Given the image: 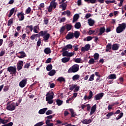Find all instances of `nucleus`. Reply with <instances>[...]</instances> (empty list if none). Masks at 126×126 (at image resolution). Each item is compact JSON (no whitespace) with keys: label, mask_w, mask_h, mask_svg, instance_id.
Returning <instances> with one entry per match:
<instances>
[{"label":"nucleus","mask_w":126,"mask_h":126,"mask_svg":"<svg viewBox=\"0 0 126 126\" xmlns=\"http://www.w3.org/2000/svg\"><path fill=\"white\" fill-rule=\"evenodd\" d=\"M53 98L54 92H49L46 94V101L48 102V104H53L54 103V100H53Z\"/></svg>","instance_id":"obj_2"},{"label":"nucleus","mask_w":126,"mask_h":126,"mask_svg":"<svg viewBox=\"0 0 126 126\" xmlns=\"http://www.w3.org/2000/svg\"><path fill=\"white\" fill-rule=\"evenodd\" d=\"M58 4L56 2V0H53L52 1L50 2V4L48 7V11L49 12H52L53 11V8L55 9L57 7V5Z\"/></svg>","instance_id":"obj_5"},{"label":"nucleus","mask_w":126,"mask_h":126,"mask_svg":"<svg viewBox=\"0 0 126 126\" xmlns=\"http://www.w3.org/2000/svg\"><path fill=\"white\" fill-rule=\"evenodd\" d=\"M90 48H91V45H90L89 44H87L86 45H85V46L81 48V52L84 53L89 51V50H90Z\"/></svg>","instance_id":"obj_9"},{"label":"nucleus","mask_w":126,"mask_h":126,"mask_svg":"<svg viewBox=\"0 0 126 126\" xmlns=\"http://www.w3.org/2000/svg\"><path fill=\"white\" fill-rule=\"evenodd\" d=\"M113 115H114V112H111L108 113L106 115V117H108V118H110V117H112V116H113Z\"/></svg>","instance_id":"obj_56"},{"label":"nucleus","mask_w":126,"mask_h":126,"mask_svg":"<svg viewBox=\"0 0 126 126\" xmlns=\"http://www.w3.org/2000/svg\"><path fill=\"white\" fill-rule=\"evenodd\" d=\"M57 80L60 82H64L65 81V79L63 77H60L58 78Z\"/></svg>","instance_id":"obj_42"},{"label":"nucleus","mask_w":126,"mask_h":126,"mask_svg":"<svg viewBox=\"0 0 126 126\" xmlns=\"http://www.w3.org/2000/svg\"><path fill=\"white\" fill-rule=\"evenodd\" d=\"M119 46L117 44H114L112 45V49L113 51H117V50H119Z\"/></svg>","instance_id":"obj_27"},{"label":"nucleus","mask_w":126,"mask_h":126,"mask_svg":"<svg viewBox=\"0 0 126 126\" xmlns=\"http://www.w3.org/2000/svg\"><path fill=\"white\" fill-rule=\"evenodd\" d=\"M48 110V108H44L39 110L38 114L40 115H44L45 113Z\"/></svg>","instance_id":"obj_19"},{"label":"nucleus","mask_w":126,"mask_h":126,"mask_svg":"<svg viewBox=\"0 0 126 126\" xmlns=\"http://www.w3.org/2000/svg\"><path fill=\"white\" fill-rule=\"evenodd\" d=\"M30 67V63H26L24 66V68H29Z\"/></svg>","instance_id":"obj_57"},{"label":"nucleus","mask_w":126,"mask_h":126,"mask_svg":"<svg viewBox=\"0 0 126 126\" xmlns=\"http://www.w3.org/2000/svg\"><path fill=\"white\" fill-rule=\"evenodd\" d=\"M88 23L90 26H93L95 23V21L94 20L90 18L88 20Z\"/></svg>","instance_id":"obj_22"},{"label":"nucleus","mask_w":126,"mask_h":126,"mask_svg":"<svg viewBox=\"0 0 126 126\" xmlns=\"http://www.w3.org/2000/svg\"><path fill=\"white\" fill-rule=\"evenodd\" d=\"M69 111H70L71 113V117L74 118L75 117V112H74V111L71 108L69 109Z\"/></svg>","instance_id":"obj_38"},{"label":"nucleus","mask_w":126,"mask_h":126,"mask_svg":"<svg viewBox=\"0 0 126 126\" xmlns=\"http://www.w3.org/2000/svg\"><path fill=\"white\" fill-rule=\"evenodd\" d=\"M96 104H94V106H93L91 109V112H90V116L93 115V113L94 112H96V109L97 108L96 107Z\"/></svg>","instance_id":"obj_17"},{"label":"nucleus","mask_w":126,"mask_h":126,"mask_svg":"<svg viewBox=\"0 0 126 126\" xmlns=\"http://www.w3.org/2000/svg\"><path fill=\"white\" fill-rule=\"evenodd\" d=\"M74 37V33L73 32H69L65 36L66 39L67 40H70V39H72Z\"/></svg>","instance_id":"obj_14"},{"label":"nucleus","mask_w":126,"mask_h":126,"mask_svg":"<svg viewBox=\"0 0 126 126\" xmlns=\"http://www.w3.org/2000/svg\"><path fill=\"white\" fill-rule=\"evenodd\" d=\"M52 114H53V111L51 110H49L46 112V115H52Z\"/></svg>","instance_id":"obj_58"},{"label":"nucleus","mask_w":126,"mask_h":126,"mask_svg":"<svg viewBox=\"0 0 126 126\" xmlns=\"http://www.w3.org/2000/svg\"><path fill=\"white\" fill-rule=\"evenodd\" d=\"M126 23H123L121 24H119L118 27L116 28V32L118 33H122V32L126 30Z\"/></svg>","instance_id":"obj_4"},{"label":"nucleus","mask_w":126,"mask_h":126,"mask_svg":"<svg viewBox=\"0 0 126 126\" xmlns=\"http://www.w3.org/2000/svg\"><path fill=\"white\" fill-rule=\"evenodd\" d=\"M13 126V123L10 122L7 124L2 125L1 126Z\"/></svg>","instance_id":"obj_55"},{"label":"nucleus","mask_w":126,"mask_h":126,"mask_svg":"<svg viewBox=\"0 0 126 126\" xmlns=\"http://www.w3.org/2000/svg\"><path fill=\"white\" fill-rule=\"evenodd\" d=\"M93 121L92 119H85L83 121H81V123L84 125H88L91 124V123H92Z\"/></svg>","instance_id":"obj_15"},{"label":"nucleus","mask_w":126,"mask_h":126,"mask_svg":"<svg viewBox=\"0 0 126 126\" xmlns=\"http://www.w3.org/2000/svg\"><path fill=\"white\" fill-rule=\"evenodd\" d=\"M77 86V85H72L70 88H69V90H71V91H72L73 89H75V87Z\"/></svg>","instance_id":"obj_51"},{"label":"nucleus","mask_w":126,"mask_h":126,"mask_svg":"<svg viewBox=\"0 0 126 126\" xmlns=\"http://www.w3.org/2000/svg\"><path fill=\"white\" fill-rule=\"evenodd\" d=\"M95 33V31L90 30L89 31L88 34L89 35H92V34H94Z\"/></svg>","instance_id":"obj_60"},{"label":"nucleus","mask_w":126,"mask_h":126,"mask_svg":"<svg viewBox=\"0 0 126 126\" xmlns=\"http://www.w3.org/2000/svg\"><path fill=\"white\" fill-rule=\"evenodd\" d=\"M16 108V106H15V103L14 102L9 104L6 106V109L8 111H14Z\"/></svg>","instance_id":"obj_8"},{"label":"nucleus","mask_w":126,"mask_h":126,"mask_svg":"<svg viewBox=\"0 0 126 126\" xmlns=\"http://www.w3.org/2000/svg\"><path fill=\"white\" fill-rule=\"evenodd\" d=\"M79 70V65L78 64H74L70 67L67 71L68 73H74Z\"/></svg>","instance_id":"obj_3"},{"label":"nucleus","mask_w":126,"mask_h":126,"mask_svg":"<svg viewBox=\"0 0 126 126\" xmlns=\"http://www.w3.org/2000/svg\"><path fill=\"white\" fill-rule=\"evenodd\" d=\"M111 49H112V44L111 43H108L106 45V52H110Z\"/></svg>","instance_id":"obj_30"},{"label":"nucleus","mask_w":126,"mask_h":126,"mask_svg":"<svg viewBox=\"0 0 126 126\" xmlns=\"http://www.w3.org/2000/svg\"><path fill=\"white\" fill-rule=\"evenodd\" d=\"M72 45L71 44H67L63 48H62V51H66V50H71L72 49Z\"/></svg>","instance_id":"obj_18"},{"label":"nucleus","mask_w":126,"mask_h":126,"mask_svg":"<svg viewBox=\"0 0 126 126\" xmlns=\"http://www.w3.org/2000/svg\"><path fill=\"white\" fill-rule=\"evenodd\" d=\"M74 36L76 39H77L80 36V33L78 31H75L74 33Z\"/></svg>","instance_id":"obj_37"},{"label":"nucleus","mask_w":126,"mask_h":126,"mask_svg":"<svg viewBox=\"0 0 126 126\" xmlns=\"http://www.w3.org/2000/svg\"><path fill=\"white\" fill-rule=\"evenodd\" d=\"M67 6L66 3H63L62 4L60 5L59 7L60 8H62V10H65Z\"/></svg>","instance_id":"obj_24"},{"label":"nucleus","mask_w":126,"mask_h":126,"mask_svg":"<svg viewBox=\"0 0 126 126\" xmlns=\"http://www.w3.org/2000/svg\"><path fill=\"white\" fill-rule=\"evenodd\" d=\"M123 116H124V113L123 112L120 113V115H118V117L116 118V120L117 121H119L120 119H122V118H123Z\"/></svg>","instance_id":"obj_45"},{"label":"nucleus","mask_w":126,"mask_h":126,"mask_svg":"<svg viewBox=\"0 0 126 126\" xmlns=\"http://www.w3.org/2000/svg\"><path fill=\"white\" fill-rule=\"evenodd\" d=\"M38 34H32L31 36V40H32V41H33V40H35L36 37H37V35Z\"/></svg>","instance_id":"obj_54"},{"label":"nucleus","mask_w":126,"mask_h":126,"mask_svg":"<svg viewBox=\"0 0 126 126\" xmlns=\"http://www.w3.org/2000/svg\"><path fill=\"white\" fill-rule=\"evenodd\" d=\"M56 74V70H52L48 73V75L50 76H53V75H55Z\"/></svg>","instance_id":"obj_34"},{"label":"nucleus","mask_w":126,"mask_h":126,"mask_svg":"<svg viewBox=\"0 0 126 126\" xmlns=\"http://www.w3.org/2000/svg\"><path fill=\"white\" fill-rule=\"evenodd\" d=\"M30 12H31V8L30 7H29L26 10V14H29Z\"/></svg>","instance_id":"obj_49"},{"label":"nucleus","mask_w":126,"mask_h":126,"mask_svg":"<svg viewBox=\"0 0 126 126\" xmlns=\"http://www.w3.org/2000/svg\"><path fill=\"white\" fill-rule=\"evenodd\" d=\"M26 28H29V29L31 31V32H32L33 31V26H27L26 27Z\"/></svg>","instance_id":"obj_53"},{"label":"nucleus","mask_w":126,"mask_h":126,"mask_svg":"<svg viewBox=\"0 0 126 126\" xmlns=\"http://www.w3.org/2000/svg\"><path fill=\"white\" fill-rule=\"evenodd\" d=\"M34 33H39V27L38 26H35L33 28Z\"/></svg>","instance_id":"obj_35"},{"label":"nucleus","mask_w":126,"mask_h":126,"mask_svg":"<svg viewBox=\"0 0 126 126\" xmlns=\"http://www.w3.org/2000/svg\"><path fill=\"white\" fill-rule=\"evenodd\" d=\"M90 17H91V14L88 13L86 14L85 18H86V19H88V18H89Z\"/></svg>","instance_id":"obj_62"},{"label":"nucleus","mask_w":126,"mask_h":126,"mask_svg":"<svg viewBox=\"0 0 126 126\" xmlns=\"http://www.w3.org/2000/svg\"><path fill=\"white\" fill-rule=\"evenodd\" d=\"M75 63H81V59L80 58H76L75 60Z\"/></svg>","instance_id":"obj_61"},{"label":"nucleus","mask_w":126,"mask_h":126,"mask_svg":"<svg viewBox=\"0 0 126 126\" xmlns=\"http://www.w3.org/2000/svg\"><path fill=\"white\" fill-rule=\"evenodd\" d=\"M50 123H51V120L49 119L46 120V125L47 126H54V124Z\"/></svg>","instance_id":"obj_33"},{"label":"nucleus","mask_w":126,"mask_h":126,"mask_svg":"<svg viewBox=\"0 0 126 126\" xmlns=\"http://www.w3.org/2000/svg\"><path fill=\"white\" fill-rule=\"evenodd\" d=\"M79 88H80V87L79 86H76L75 88V89L74 90V92H78V91H79Z\"/></svg>","instance_id":"obj_59"},{"label":"nucleus","mask_w":126,"mask_h":126,"mask_svg":"<svg viewBox=\"0 0 126 126\" xmlns=\"http://www.w3.org/2000/svg\"><path fill=\"white\" fill-rule=\"evenodd\" d=\"M39 34L40 36L43 37V41L44 42H48L49 39H50V37H51V35L48 33V31H41Z\"/></svg>","instance_id":"obj_1"},{"label":"nucleus","mask_w":126,"mask_h":126,"mask_svg":"<svg viewBox=\"0 0 126 126\" xmlns=\"http://www.w3.org/2000/svg\"><path fill=\"white\" fill-rule=\"evenodd\" d=\"M43 125H44V123L43 122H40L39 123H38L36 124V126H43Z\"/></svg>","instance_id":"obj_63"},{"label":"nucleus","mask_w":126,"mask_h":126,"mask_svg":"<svg viewBox=\"0 0 126 126\" xmlns=\"http://www.w3.org/2000/svg\"><path fill=\"white\" fill-rule=\"evenodd\" d=\"M17 58H19V59H23V58H25L26 57H27V56L25 52L21 51L17 54Z\"/></svg>","instance_id":"obj_11"},{"label":"nucleus","mask_w":126,"mask_h":126,"mask_svg":"<svg viewBox=\"0 0 126 126\" xmlns=\"http://www.w3.org/2000/svg\"><path fill=\"white\" fill-rule=\"evenodd\" d=\"M8 122V120H4L0 118V124H3V125H4V124H7Z\"/></svg>","instance_id":"obj_32"},{"label":"nucleus","mask_w":126,"mask_h":126,"mask_svg":"<svg viewBox=\"0 0 126 126\" xmlns=\"http://www.w3.org/2000/svg\"><path fill=\"white\" fill-rule=\"evenodd\" d=\"M103 96H104V93H99V94H96L94 96V99L96 101H97L98 100H100V99H102L103 98Z\"/></svg>","instance_id":"obj_12"},{"label":"nucleus","mask_w":126,"mask_h":126,"mask_svg":"<svg viewBox=\"0 0 126 126\" xmlns=\"http://www.w3.org/2000/svg\"><path fill=\"white\" fill-rule=\"evenodd\" d=\"M14 13V8H12L11 10H10V13L8 15V17H11V15H12V14H13V13Z\"/></svg>","instance_id":"obj_47"},{"label":"nucleus","mask_w":126,"mask_h":126,"mask_svg":"<svg viewBox=\"0 0 126 126\" xmlns=\"http://www.w3.org/2000/svg\"><path fill=\"white\" fill-rule=\"evenodd\" d=\"M17 15L20 21H22V20H24V14L22 12L18 13Z\"/></svg>","instance_id":"obj_16"},{"label":"nucleus","mask_w":126,"mask_h":126,"mask_svg":"<svg viewBox=\"0 0 126 126\" xmlns=\"http://www.w3.org/2000/svg\"><path fill=\"white\" fill-rule=\"evenodd\" d=\"M7 71L10 73V74L15 75L16 74V66H9L7 68Z\"/></svg>","instance_id":"obj_6"},{"label":"nucleus","mask_w":126,"mask_h":126,"mask_svg":"<svg viewBox=\"0 0 126 126\" xmlns=\"http://www.w3.org/2000/svg\"><path fill=\"white\" fill-rule=\"evenodd\" d=\"M17 69L18 71L22 69V66H23V61H19L17 63Z\"/></svg>","instance_id":"obj_13"},{"label":"nucleus","mask_w":126,"mask_h":126,"mask_svg":"<svg viewBox=\"0 0 126 126\" xmlns=\"http://www.w3.org/2000/svg\"><path fill=\"white\" fill-rule=\"evenodd\" d=\"M70 60V58L69 57H64L62 58V63H67L68 62H69Z\"/></svg>","instance_id":"obj_25"},{"label":"nucleus","mask_w":126,"mask_h":126,"mask_svg":"<svg viewBox=\"0 0 126 126\" xmlns=\"http://www.w3.org/2000/svg\"><path fill=\"white\" fill-rule=\"evenodd\" d=\"M49 20L50 19L45 17L43 20V24H44V25H48V24H49Z\"/></svg>","instance_id":"obj_31"},{"label":"nucleus","mask_w":126,"mask_h":126,"mask_svg":"<svg viewBox=\"0 0 126 126\" xmlns=\"http://www.w3.org/2000/svg\"><path fill=\"white\" fill-rule=\"evenodd\" d=\"M94 61H97V60H99V54L98 53H95L94 55Z\"/></svg>","instance_id":"obj_41"},{"label":"nucleus","mask_w":126,"mask_h":126,"mask_svg":"<svg viewBox=\"0 0 126 126\" xmlns=\"http://www.w3.org/2000/svg\"><path fill=\"white\" fill-rule=\"evenodd\" d=\"M93 39V37L92 36H88L87 37V41L88 42H89V41H91Z\"/></svg>","instance_id":"obj_64"},{"label":"nucleus","mask_w":126,"mask_h":126,"mask_svg":"<svg viewBox=\"0 0 126 126\" xmlns=\"http://www.w3.org/2000/svg\"><path fill=\"white\" fill-rule=\"evenodd\" d=\"M65 27L67 31H70L72 28V25L71 24H66Z\"/></svg>","instance_id":"obj_21"},{"label":"nucleus","mask_w":126,"mask_h":126,"mask_svg":"<svg viewBox=\"0 0 126 126\" xmlns=\"http://www.w3.org/2000/svg\"><path fill=\"white\" fill-rule=\"evenodd\" d=\"M44 52L45 53V54H46L47 55H49V54H51V48L47 47L44 50Z\"/></svg>","instance_id":"obj_28"},{"label":"nucleus","mask_w":126,"mask_h":126,"mask_svg":"<svg viewBox=\"0 0 126 126\" xmlns=\"http://www.w3.org/2000/svg\"><path fill=\"white\" fill-rule=\"evenodd\" d=\"M94 63L95 60L93 58H91L88 62V63H89V64H94Z\"/></svg>","instance_id":"obj_40"},{"label":"nucleus","mask_w":126,"mask_h":126,"mask_svg":"<svg viewBox=\"0 0 126 126\" xmlns=\"http://www.w3.org/2000/svg\"><path fill=\"white\" fill-rule=\"evenodd\" d=\"M52 68H53V66L51 64H48L46 66V70H47V71H50V70H52Z\"/></svg>","instance_id":"obj_39"},{"label":"nucleus","mask_w":126,"mask_h":126,"mask_svg":"<svg viewBox=\"0 0 126 126\" xmlns=\"http://www.w3.org/2000/svg\"><path fill=\"white\" fill-rule=\"evenodd\" d=\"M13 23V19H10L8 22V24L7 25L8 26H11V25Z\"/></svg>","instance_id":"obj_48"},{"label":"nucleus","mask_w":126,"mask_h":126,"mask_svg":"<svg viewBox=\"0 0 126 126\" xmlns=\"http://www.w3.org/2000/svg\"><path fill=\"white\" fill-rule=\"evenodd\" d=\"M78 18H79V15L78 14H75L73 18V23H74V22H76V21L78 20Z\"/></svg>","instance_id":"obj_23"},{"label":"nucleus","mask_w":126,"mask_h":126,"mask_svg":"<svg viewBox=\"0 0 126 126\" xmlns=\"http://www.w3.org/2000/svg\"><path fill=\"white\" fill-rule=\"evenodd\" d=\"M56 103L59 106L63 105V101L61 99H57L56 100Z\"/></svg>","instance_id":"obj_43"},{"label":"nucleus","mask_w":126,"mask_h":126,"mask_svg":"<svg viewBox=\"0 0 126 126\" xmlns=\"http://www.w3.org/2000/svg\"><path fill=\"white\" fill-rule=\"evenodd\" d=\"M105 30L106 29H105L104 27L100 28L99 29V33L98 34V36H101L103 34H104V33H105Z\"/></svg>","instance_id":"obj_20"},{"label":"nucleus","mask_w":126,"mask_h":126,"mask_svg":"<svg viewBox=\"0 0 126 126\" xmlns=\"http://www.w3.org/2000/svg\"><path fill=\"white\" fill-rule=\"evenodd\" d=\"M74 27L76 29H79L81 27V24L79 22L76 23L74 25Z\"/></svg>","instance_id":"obj_36"},{"label":"nucleus","mask_w":126,"mask_h":126,"mask_svg":"<svg viewBox=\"0 0 126 126\" xmlns=\"http://www.w3.org/2000/svg\"><path fill=\"white\" fill-rule=\"evenodd\" d=\"M92 97H93V93L92 91H90L89 93V95L88 96V100H90Z\"/></svg>","instance_id":"obj_46"},{"label":"nucleus","mask_w":126,"mask_h":126,"mask_svg":"<svg viewBox=\"0 0 126 126\" xmlns=\"http://www.w3.org/2000/svg\"><path fill=\"white\" fill-rule=\"evenodd\" d=\"M65 26H63L60 30V32L61 33V34H63V32H64V30H65Z\"/></svg>","instance_id":"obj_44"},{"label":"nucleus","mask_w":126,"mask_h":126,"mask_svg":"<svg viewBox=\"0 0 126 126\" xmlns=\"http://www.w3.org/2000/svg\"><path fill=\"white\" fill-rule=\"evenodd\" d=\"M26 84H27V79L25 78L19 83V86L21 88H23L24 87H25Z\"/></svg>","instance_id":"obj_10"},{"label":"nucleus","mask_w":126,"mask_h":126,"mask_svg":"<svg viewBox=\"0 0 126 126\" xmlns=\"http://www.w3.org/2000/svg\"><path fill=\"white\" fill-rule=\"evenodd\" d=\"M80 77V75H79L78 74L74 75L72 77V80H73V81H75V80H78V79H79Z\"/></svg>","instance_id":"obj_29"},{"label":"nucleus","mask_w":126,"mask_h":126,"mask_svg":"<svg viewBox=\"0 0 126 126\" xmlns=\"http://www.w3.org/2000/svg\"><path fill=\"white\" fill-rule=\"evenodd\" d=\"M108 79H116L117 76L115 74H112L108 76L107 77Z\"/></svg>","instance_id":"obj_26"},{"label":"nucleus","mask_w":126,"mask_h":126,"mask_svg":"<svg viewBox=\"0 0 126 126\" xmlns=\"http://www.w3.org/2000/svg\"><path fill=\"white\" fill-rule=\"evenodd\" d=\"M94 76H95V75H91L89 79V81H93V80H94Z\"/></svg>","instance_id":"obj_50"},{"label":"nucleus","mask_w":126,"mask_h":126,"mask_svg":"<svg viewBox=\"0 0 126 126\" xmlns=\"http://www.w3.org/2000/svg\"><path fill=\"white\" fill-rule=\"evenodd\" d=\"M41 43H42V39H41V38H39L37 42V46L38 47H40V46H41Z\"/></svg>","instance_id":"obj_52"},{"label":"nucleus","mask_w":126,"mask_h":126,"mask_svg":"<svg viewBox=\"0 0 126 126\" xmlns=\"http://www.w3.org/2000/svg\"><path fill=\"white\" fill-rule=\"evenodd\" d=\"M62 55L63 57H69L70 58V57H73L74 56V52H68V51L65 50V51H63L62 50Z\"/></svg>","instance_id":"obj_7"}]
</instances>
